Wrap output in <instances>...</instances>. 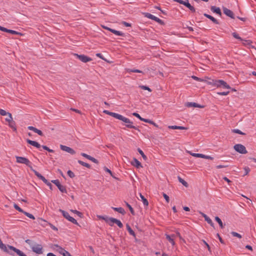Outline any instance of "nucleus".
Listing matches in <instances>:
<instances>
[{"instance_id": "1", "label": "nucleus", "mask_w": 256, "mask_h": 256, "mask_svg": "<svg viewBox=\"0 0 256 256\" xmlns=\"http://www.w3.org/2000/svg\"><path fill=\"white\" fill-rule=\"evenodd\" d=\"M0 248L4 252L10 255L14 256V252H16L19 256H27L22 252L15 247L4 244L0 238Z\"/></svg>"}, {"instance_id": "2", "label": "nucleus", "mask_w": 256, "mask_h": 256, "mask_svg": "<svg viewBox=\"0 0 256 256\" xmlns=\"http://www.w3.org/2000/svg\"><path fill=\"white\" fill-rule=\"evenodd\" d=\"M120 118H118V120H120L125 123V126L126 128H134L138 131H140L138 127H136L132 125L133 122L130 121V119L126 118L120 114Z\"/></svg>"}, {"instance_id": "3", "label": "nucleus", "mask_w": 256, "mask_h": 256, "mask_svg": "<svg viewBox=\"0 0 256 256\" xmlns=\"http://www.w3.org/2000/svg\"><path fill=\"white\" fill-rule=\"evenodd\" d=\"M16 161L18 163L25 164L26 165L28 166L30 168V170L33 172L34 170H36L33 168L32 166V162L28 158L24 157L18 156H16Z\"/></svg>"}, {"instance_id": "4", "label": "nucleus", "mask_w": 256, "mask_h": 256, "mask_svg": "<svg viewBox=\"0 0 256 256\" xmlns=\"http://www.w3.org/2000/svg\"><path fill=\"white\" fill-rule=\"evenodd\" d=\"M59 211L62 214L64 217L67 219L68 220H69L70 222H72L74 224L79 226L76 220H75L74 218L70 216L68 212L61 209H60Z\"/></svg>"}, {"instance_id": "5", "label": "nucleus", "mask_w": 256, "mask_h": 256, "mask_svg": "<svg viewBox=\"0 0 256 256\" xmlns=\"http://www.w3.org/2000/svg\"><path fill=\"white\" fill-rule=\"evenodd\" d=\"M35 175L40 180H41L45 184L49 186L50 188L52 190V186L44 176L38 172L36 170H34Z\"/></svg>"}, {"instance_id": "6", "label": "nucleus", "mask_w": 256, "mask_h": 256, "mask_svg": "<svg viewBox=\"0 0 256 256\" xmlns=\"http://www.w3.org/2000/svg\"><path fill=\"white\" fill-rule=\"evenodd\" d=\"M236 151L241 154H246L248 152L246 147L242 144H236L234 146Z\"/></svg>"}, {"instance_id": "7", "label": "nucleus", "mask_w": 256, "mask_h": 256, "mask_svg": "<svg viewBox=\"0 0 256 256\" xmlns=\"http://www.w3.org/2000/svg\"><path fill=\"white\" fill-rule=\"evenodd\" d=\"M214 84L218 87H223L228 89H231L230 86L223 80H217L214 82Z\"/></svg>"}, {"instance_id": "8", "label": "nucleus", "mask_w": 256, "mask_h": 256, "mask_svg": "<svg viewBox=\"0 0 256 256\" xmlns=\"http://www.w3.org/2000/svg\"><path fill=\"white\" fill-rule=\"evenodd\" d=\"M74 56L76 57V58H78L80 61L83 62H90L92 60V59L84 54H74Z\"/></svg>"}, {"instance_id": "9", "label": "nucleus", "mask_w": 256, "mask_h": 256, "mask_svg": "<svg viewBox=\"0 0 256 256\" xmlns=\"http://www.w3.org/2000/svg\"><path fill=\"white\" fill-rule=\"evenodd\" d=\"M32 250L38 254H42V246L41 244H36L31 246Z\"/></svg>"}, {"instance_id": "10", "label": "nucleus", "mask_w": 256, "mask_h": 256, "mask_svg": "<svg viewBox=\"0 0 256 256\" xmlns=\"http://www.w3.org/2000/svg\"><path fill=\"white\" fill-rule=\"evenodd\" d=\"M50 248L52 250L58 252L60 254L62 255L63 254L64 252H65V250H66L64 248H63L62 247H61L60 246H58L57 244H52V246H50Z\"/></svg>"}, {"instance_id": "11", "label": "nucleus", "mask_w": 256, "mask_h": 256, "mask_svg": "<svg viewBox=\"0 0 256 256\" xmlns=\"http://www.w3.org/2000/svg\"><path fill=\"white\" fill-rule=\"evenodd\" d=\"M60 148L62 150L70 154H76V152L70 147L60 144Z\"/></svg>"}, {"instance_id": "12", "label": "nucleus", "mask_w": 256, "mask_h": 256, "mask_svg": "<svg viewBox=\"0 0 256 256\" xmlns=\"http://www.w3.org/2000/svg\"><path fill=\"white\" fill-rule=\"evenodd\" d=\"M0 30L2 32L10 33L13 34H16V35H20V36L22 35V34L20 32H18L15 31L14 30L7 29V28H6L4 27H2V26H0Z\"/></svg>"}, {"instance_id": "13", "label": "nucleus", "mask_w": 256, "mask_h": 256, "mask_svg": "<svg viewBox=\"0 0 256 256\" xmlns=\"http://www.w3.org/2000/svg\"><path fill=\"white\" fill-rule=\"evenodd\" d=\"M199 213L202 215V216L204 218V220L210 224L212 226L214 227V224L212 220L208 216L205 214L203 213L202 212H199Z\"/></svg>"}, {"instance_id": "14", "label": "nucleus", "mask_w": 256, "mask_h": 256, "mask_svg": "<svg viewBox=\"0 0 256 256\" xmlns=\"http://www.w3.org/2000/svg\"><path fill=\"white\" fill-rule=\"evenodd\" d=\"M223 12L227 16L230 17L232 18H234V14L231 10L227 8H226L224 7Z\"/></svg>"}, {"instance_id": "15", "label": "nucleus", "mask_w": 256, "mask_h": 256, "mask_svg": "<svg viewBox=\"0 0 256 256\" xmlns=\"http://www.w3.org/2000/svg\"><path fill=\"white\" fill-rule=\"evenodd\" d=\"M185 106L188 108H190V107L199 108H204V106H202L197 103L192 102H188L186 103Z\"/></svg>"}, {"instance_id": "16", "label": "nucleus", "mask_w": 256, "mask_h": 256, "mask_svg": "<svg viewBox=\"0 0 256 256\" xmlns=\"http://www.w3.org/2000/svg\"><path fill=\"white\" fill-rule=\"evenodd\" d=\"M81 155L82 156L92 161V162H94L95 164L98 163V161L96 158L91 156L90 155L87 154H86L82 152V153H81Z\"/></svg>"}, {"instance_id": "17", "label": "nucleus", "mask_w": 256, "mask_h": 256, "mask_svg": "<svg viewBox=\"0 0 256 256\" xmlns=\"http://www.w3.org/2000/svg\"><path fill=\"white\" fill-rule=\"evenodd\" d=\"M110 222L113 224L114 223H115L118 225V226L122 228L123 227V224L122 222L114 218H110Z\"/></svg>"}, {"instance_id": "18", "label": "nucleus", "mask_w": 256, "mask_h": 256, "mask_svg": "<svg viewBox=\"0 0 256 256\" xmlns=\"http://www.w3.org/2000/svg\"><path fill=\"white\" fill-rule=\"evenodd\" d=\"M26 141L28 144L32 146H35L38 148H40L41 147L40 144L36 141L32 140L29 139H26Z\"/></svg>"}, {"instance_id": "19", "label": "nucleus", "mask_w": 256, "mask_h": 256, "mask_svg": "<svg viewBox=\"0 0 256 256\" xmlns=\"http://www.w3.org/2000/svg\"><path fill=\"white\" fill-rule=\"evenodd\" d=\"M97 216L98 218V219L104 220L110 226H113V224L110 222V218H108L107 216Z\"/></svg>"}, {"instance_id": "20", "label": "nucleus", "mask_w": 256, "mask_h": 256, "mask_svg": "<svg viewBox=\"0 0 256 256\" xmlns=\"http://www.w3.org/2000/svg\"><path fill=\"white\" fill-rule=\"evenodd\" d=\"M131 164L138 168H142L141 163L136 158H133V160L131 162Z\"/></svg>"}, {"instance_id": "21", "label": "nucleus", "mask_w": 256, "mask_h": 256, "mask_svg": "<svg viewBox=\"0 0 256 256\" xmlns=\"http://www.w3.org/2000/svg\"><path fill=\"white\" fill-rule=\"evenodd\" d=\"M210 10L213 12H214L220 16H221L222 14L220 10V9L218 7H216V6H211L210 7Z\"/></svg>"}, {"instance_id": "22", "label": "nucleus", "mask_w": 256, "mask_h": 256, "mask_svg": "<svg viewBox=\"0 0 256 256\" xmlns=\"http://www.w3.org/2000/svg\"><path fill=\"white\" fill-rule=\"evenodd\" d=\"M103 112L106 114H107L109 116H110L116 118H117L118 119V118H120V114H118L117 113H115V112H109L108 110H104L103 111Z\"/></svg>"}, {"instance_id": "23", "label": "nucleus", "mask_w": 256, "mask_h": 256, "mask_svg": "<svg viewBox=\"0 0 256 256\" xmlns=\"http://www.w3.org/2000/svg\"><path fill=\"white\" fill-rule=\"evenodd\" d=\"M168 128L169 129L172 130H188V128L182 126H168Z\"/></svg>"}, {"instance_id": "24", "label": "nucleus", "mask_w": 256, "mask_h": 256, "mask_svg": "<svg viewBox=\"0 0 256 256\" xmlns=\"http://www.w3.org/2000/svg\"><path fill=\"white\" fill-rule=\"evenodd\" d=\"M204 16L211 20L214 24H219V22H218V20L212 16L209 15L207 14H204Z\"/></svg>"}, {"instance_id": "25", "label": "nucleus", "mask_w": 256, "mask_h": 256, "mask_svg": "<svg viewBox=\"0 0 256 256\" xmlns=\"http://www.w3.org/2000/svg\"><path fill=\"white\" fill-rule=\"evenodd\" d=\"M112 208L114 210H115V211H116V212H119V213H120V214H126V212H125L124 210L122 208H121V207H120V208H114V207H112Z\"/></svg>"}, {"instance_id": "26", "label": "nucleus", "mask_w": 256, "mask_h": 256, "mask_svg": "<svg viewBox=\"0 0 256 256\" xmlns=\"http://www.w3.org/2000/svg\"><path fill=\"white\" fill-rule=\"evenodd\" d=\"M166 238L172 244V245L174 246L175 244L174 241V238H172L174 236V235L170 236L168 234H166Z\"/></svg>"}, {"instance_id": "27", "label": "nucleus", "mask_w": 256, "mask_h": 256, "mask_svg": "<svg viewBox=\"0 0 256 256\" xmlns=\"http://www.w3.org/2000/svg\"><path fill=\"white\" fill-rule=\"evenodd\" d=\"M126 229L128 230V232L129 234L132 236H134V238H136V234H135V232H134V231L132 229V228H130V226H129V224H126Z\"/></svg>"}, {"instance_id": "28", "label": "nucleus", "mask_w": 256, "mask_h": 256, "mask_svg": "<svg viewBox=\"0 0 256 256\" xmlns=\"http://www.w3.org/2000/svg\"><path fill=\"white\" fill-rule=\"evenodd\" d=\"M244 42H243V44L244 46H249L250 48H254V46H252L251 45V44L252 43V42L250 40H242Z\"/></svg>"}, {"instance_id": "29", "label": "nucleus", "mask_w": 256, "mask_h": 256, "mask_svg": "<svg viewBox=\"0 0 256 256\" xmlns=\"http://www.w3.org/2000/svg\"><path fill=\"white\" fill-rule=\"evenodd\" d=\"M111 32L117 36H125V34L124 33L122 32L115 30L114 29H112V30H111Z\"/></svg>"}, {"instance_id": "30", "label": "nucleus", "mask_w": 256, "mask_h": 256, "mask_svg": "<svg viewBox=\"0 0 256 256\" xmlns=\"http://www.w3.org/2000/svg\"><path fill=\"white\" fill-rule=\"evenodd\" d=\"M178 178L179 182H180L183 186H184L186 188L188 187V184L186 181H185L184 180H183L181 177L179 176L178 177Z\"/></svg>"}, {"instance_id": "31", "label": "nucleus", "mask_w": 256, "mask_h": 256, "mask_svg": "<svg viewBox=\"0 0 256 256\" xmlns=\"http://www.w3.org/2000/svg\"><path fill=\"white\" fill-rule=\"evenodd\" d=\"M8 126L10 128H11L14 130V131L16 130V122L13 120H12V121H10L8 122Z\"/></svg>"}, {"instance_id": "32", "label": "nucleus", "mask_w": 256, "mask_h": 256, "mask_svg": "<svg viewBox=\"0 0 256 256\" xmlns=\"http://www.w3.org/2000/svg\"><path fill=\"white\" fill-rule=\"evenodd\" d=\"M140 196L141 198L142 202L145 206H148V200L144 198V196L142 194H140Z\"/></svg>"}, {"instance_id": "33", "label": "nucleus", "mask_w": 256, "mask_h": 256, "mask_svg": "<svg viewBox=\"0 0 256 256\" xmlns=\"http://www.w3.org/2000/svg\"><path fill=\"white\" fill-rule=\"evenodd\" d=\"M58 188L62 192L67 193V190L65 186H62L61 184H60L59 186H58Z\"/></svg>"}, {"instance_id": "34", "label": "nucleus", "mask_w": 256, "mask_h": 256, "mask_svg": "<svg viewBox=\"0 0 256 256\" xmlns=\"http://www.w3.org/2000/svg\"><path fill=\"white\" fill-rule=\"evenodd\" d=\"M78 163L80 164H81L82 166H85L87 168H90V164H88V163H86L85 162H84L80 160H78Z\"/></svg>"}, {"instance_id": "35", "label": "nucleus", "mask_w": 256, "mask_h": 256, "mask_svg": "<svg viewBox=\"0 0 256 256\" xmlns=\"http://www.w3.org/2000/svg\"><path fill=\"white\" fill-rule=\"evenodd\" d=\"M142 121L144 122H148V123H149L150 124H152L154 125L156 127H158V126L157 124H156L154 121L151 120H150L149 119L144 118V120H142Z\"/></svg>"}, {"instance_id": "36", "label": "nucleus", "mask_w": 256, "mask_h": 256, "mask_svg": "<svg viewBox=\"0 0 256 256\" xmlns=\"http://www.w3.org/2000/svg\"><path fill=\"white\" fill-rule=\"evenodd\" d=\"M215 220L219 224L220 226V228H222L224 227V226L223 225L222 222V220L220 219V218L219 217L216 216L215 217Z\"/></svg>"}, {"instance_id": "37", "label": "nucleus", "mask_w": 256, "mask_h": 256, "mask_svg": "<svg viewBox=\"0 0 256 256\" xmlns=\"http://www.w3.org/2000/svg\"><path fill=\"white\" fill-rule=\"evenodd\" d=\"M152 20L156 22L161 25H164V22L162 20L155 16H154Z\"/></svg>"}, {"instance_id": "38", "label": "nucleus", "mask_w": 256, "mask_h": 256, "mask_svg": "<svg viewBox=\"0 0 256 256\" xmlns=\"http://www.w3.org/2000/svg\"><path fill=\"white\" fill-rule=\"evenodd\" d=\"M188 153L192 155L193 156L196 157V158H203V154H196V153H192L190 152H188Z\"/></svg>"}, {"instance_id": "39", "label": "nucleus", "mask_w": 256, "mask_h": 256, "mask_svg": "<svg viewBox=\"0 0 256 256\" xmlns=\"http://www.w3.org/2000/svg\"><path fill=\"white\" fill-rule=\"evenodd\" d=\"M138 152L140 153V154L142 156V158H144V160H147V157L144 154V152L142 151V150H140V148H138Z\"/></svg>"}, {"instance_id": "40", "label": "nucleus", "mask_w": 256, "mask_h": 256, "mask_svg": "<svg viewBox=\"0 0 256 256\" xmlns=\"http://www.w3.org/2000/svg\"><path fill=\"white\" fill-rule=\"evenodd\" d=\"M126 203V206H127V207L128 208V209L130 210L131 214H132V215H134V210L133 209V208L131 206L128 204V203L127 202H125Z\"/></svg>"}, {"instance_id": "41", "label": "nucleus", "mask_w": 256, "mask_h": 256, "mask_svg": "<svg viewBox=\"0 0 256 256\" xmlns=\"http://www.w3.org/2000/svg\"><path fill=\"white\" fill-rule=\"evenodd\" d=\"M70 211L73 213L76 214L80 218H82L83 216V214L81 212H80L77 210H70Z\"/></svg>"}, {"instance_id": "42", "label": "nucleus", "mask_w": 256, "mask_h": 256, "mask_svg": "<svg viewBox=\"0 0 256 256\" xmlns=\"http://www.w3.org/2000/svg\"><path fill=\"white\" fill-rule=\"evenodd\" d=\"M232 132H234V133H236V134H242V135H245L246 134L245 133L242 132V131H240V130H238V129L232 130Z\"/></svg>"}, {"instance_id": "43", "label": "nucleus", "mask_w": 256, "mask_h": 256, "mask_svg": "<svg viewBox=\"0 0 256 256\" xmlns=\"http://www.w3.org/2000/svg\"><path fill=\"white\" fill-rule=\"evenodd\" d=\"M23 214H24L26 216H27L28 218H31V219H32V220H34L35 219V218L34 216L31 214H30L28 212H23Z\"/></svg>"}, {"instance_id": "44", "label": "nucleus", "mask_w": 256, "mask_h": 256, "mask_svg": "<svg viewBox=\"0 0 256 256\" xmlns=\"http://www.w3.org/2000/svg\"><path fill=\"white\" fill-rule=\"evenodd\" d=\"M144 15L145 16V17L147 18H148L150 19H151L152 20L153 19V18L154 16V15L150 14V13H148V12H146L144 14Z\"/></svg>"}, {"instance_id": "45", "label": "nucleus", "mask_w": 256, "mask_h": 256, "mask_svg": "<svg viewBox=\"0 0 256 256\" xmlns=\"http://www.w3.org/2000/svg\"><path fill=\"white\" fill-rule=\"evenodd\" d=\"M232 36H233L235 38H236V39H238V40H241V41H242V40H243V39H242V38H241L238 36V34L237 33H236V32H233V33L232 34Z\"/></svg>"}, {"instance_id": "46", "label": "nucleus", "mask_w": 256, "mask_h": 256, "mask_svg": "<svg viewBox=\"0 0 256 256\" xmlns=\"http://www.w3.org/2000/svg\"><path fill=\"white\" fill-rule=\"evenodd\" d=\"M14 208L16 210H18V212H21L22 213H23L24 212V211L20 207H19L16 204H14Z\"/></svg>"}, {"instance_id": "47", "label": "nucleus", "mask_w": 256, "mask_h": 256, "mask_svg": "<svg viewBox=\"0 0 256 256\" xmlns=\"http://www.w3.org/2000/svg\"><path fill=\"white\" fill-rule=\"evenodd\" d=\"M8 114H10V112H6V110H2V109H0V114L2 115V116H6V115H8Z\"/></svg>"}, {"instance_id": "48", "label": "nucleus", "mask_w": 256, "mask_h": 256, "mask_svg": "<svg viewBox=\"0 0 256 256\" xmlns=\"http://www.w3.org/2000/svg\"><path fill=\"white\" fill-rule=\"evenodd\" d=\"M68 175L70 178H73L75 176L74 173L70 170H68L67 172Z\"/></svg>"}, {"instance_id": "49", "label": "nucleus", "mask_w": 256, "mask_h": 256, "mask_svg": "<svg viewBox=\"0 0 256 256\" xmlns=\"http://www.w3.org/2000/svg\"><path fill=\"white\" fill-rule=\"evenodd\" d=\"M184 5L189 9H190L192 7V6H191V4L188 2V0H186Z\"/></svg>"}, {"instance_id": "50", "label": "nucleus", "mask_w": 256, "mask_h": 256, "mask_svg": "<svg viewBox=\"0 0 256 256\" xmlns=\"http://www.w3.org/2000/svg\"><path fill=\"white\" fill-rule=\"evenodd\" d=\"M231 234L234 236H236V237H237L238 238H242V236L238 234V232H231Z\"/></svg>"}, {"instance_id": "51", "label": "nucleus", "mask_w": 256, "mask_h": 256, "mask_svg": "<svg viewBox=\"0 0 256 256\" xmlns=\"http://www.w3.org/2000/svg\"><path fill=\"white\" fill-rule=\"evenodd\" d=\"M8 118H6V121L8 123L12 121V120H13V118L11 114H8Z\"/></svg>"}, {"instance_id": "52", "label": "nucleus", "mask_w": 256, "mask_h": 256, "mask_svg": "<svg viewBox=\"0 0 256 256\" xmlns=\"http://www.w3.org/2000/svg\"><path fill=\"white\" fill-rule=\"evenodd\" d=\"M132 115L135 116L136 117L138 118L140 120L142 121V120L144 119V118H142L140 116V115L136 113V112H134L132 114Z\"/></svg>"}, {"instance_id": "53", "label": "nucleus", "mask_w": 256, "mask_h": 256, "mask_svg": "<svg viewBox=\"0 0 256 256\" xmlns=\"http://www.w3.org/2000/svg\"><path fill=\"white\" fill-rule=\"evenodd\" d=\"M42 148L44 150H46L48 151V152H54V150L50 149L49 148H48V147L47 146H42Z\"/></svg>"}, {"instance_id": "54", "label": "nucleus", "mask_w": 256, "mask_h": 256, "mask_svg": "<svg viewBox=\"0 0 256 256\" xmlns=\"http://www.w3.org/2000/svg\"><path fill=\"white\" fill-rule=\"evenodd\" d=\"M162 196L167 202H169L170 198L169 196L165 193L162 192Z\"/></svg>"}, {"instance_id": "55", "label": "nucleus", "mask_w": 256, "mask_h": 256, "mask_svg": "<svg viewBox=\"0 0 256 256\" xmlns=\"http://www.w3.org/2000/svg\"><path fill=\"white\" fill-rule=\"evenodd\" d=\"M140 87L142 89V90H148V91H149V92H152L151 89H150L149 87H148V86H140Z\"/></svg>"}, {"instance_id": "56", "label": "nucleus", "mask_w": 256, "mask_h": 256, "mask_svg": "<svg viewBox=\"0 0 256 256\" xmlns=\"http://www.w3.org/2000/svg\"><path fill=\"white\" fill-rule=\"evenodd\" d=\"M34 132L36 133V134H38V135H40V136H43L42 132L40 130H38L36 128Z\"/></svg>"}, {"instance_id": "57", "label": "nucleus", "mask_w": 256, "mask_h": 256, "mask_svg": "<svg viewBox=\"0 0 256 256\" xmlns=\"http://www.w3.org/2000/svg\"><path fill=\"white\" fill-rule=\"evenodd\" d=\"M230 93L229 91L224 92H218V94L220 96H226Z\"/></svg>"}, {"instance_id": "58", "label": "nucleus", "mask_w": 256, "mask_h": 256, "mask_svg": "<svg viewBox=\"0 0 256 256\" xmlns=\"http://www.w3.org/2000/svg\"><path fill=\"white\" fill-rule=\"evenodd\" d=\"M52 182L56 184L57 187L59 186L60 184V181L58 180H52Z\"/></svg>"}, {"instance_id": "59", "label": "nucleus", "mask_w": 256, "mask_h": 256, "mask_svg": "<svg viewBox=\"0 0 256 256\" xmlns=\"http://www.w3.org/2000/svg\"><path fill=\"white\" fill-rule=\"evenodd\" d=\"M244 170L245 171V174H244V176L247 175L248 174V172H250V168L248 167H245L244 168Z\"/></svg>"}, {"instance_id": "60", "label": "nucleus", "mask_w": 256, "mask_h": 256, "mask_svg": "<svg viewBox=\"0 0 256 256\" xmlns=\"http://www.w3.org/2000/svg\"><path fill=\"white\" fill-rule=\"evenodd\" d=\"M104 170L106 172H108V173L110 174V176H112V171H111L110 170H109L108 168H106V167L104 166Z\"/></svg>"}, {"instance_id": "61", "label": "nucleus", "mask_w": 256, "mask_h": 256, "mask_svg": "<svg viewBox=\"0 0 256 256\" xmlns=\"http://www.w3.org/2000/svg\"><path fill=\"white\" fill-rule=\"evenodd\" d=\"M192 78L194 80H197V81H199V82H202V81H203V80H202V79H201L200 78H198V77H197V76H192Z\"/></svg>"}, {"instance_id": "62", "label": "nucleus", "mask_w": 256, "mask_h": 256, "mask_svg": "<svg viewBox=\"0 0 256 256\" xmlns=\"http://www.w3.org/2000/svg\"><path fill=\"white\" fill-rule=\"evenodd\" d=\"M216 236L218 238L220 242L222 244H224V240L222 239V238H221V236H220V235L219 234H216Z\"/></svg>"}, {"instance_id": "63", "label": "nucleus", "mask_w": 256, "mask_h": 256, "mask_svg": "<svg viewBox=\"0 0 256 256\" xmlns=\"http://www.w3.org/2000/svg\"><path fill=\"white\" fill-rule=\"evenodd\" d=\"M206 158V159H209V160H214V158L211 156H206V155H204V154L203 155V158Z\"/></svg>"}, {"instance_id": "64", "label": "nucleus", "mask_w": 256, "mask_h": 256, "mask_svg": "<svg viewBox=\"0 0 256 256\" xmlns=\"http://www.w3.org/2000/svg\"><path fill=\"white\" fill-rule=\"evenodd\" d=\"M122 24L124 26H125L128 27L131 26V24L130 23H128L126 22L123 21L122 22Z\"/></svg>"}]
</instances>
